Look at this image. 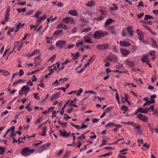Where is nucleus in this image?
Here are the masks:
<instances>
[{"mask_svg": "<svg viewBox=\"0 0 158 158\" xmlns=\"http://www.w3.org/2000/svg\"><path fill=\"white\" fill-rule=\"evenodd\" d=\"M9 111L7 110H6L5 112H3L2 114H1V116L2 117H3L7 113H8Z\"/></svg>", "mask_w": 158, "mask_h": 158, "instance_id": "0e129e2a", "label": "nucleus"}, {"mask_svg": "<svg viewBox=\"0 0 158 158\" xmlns=\"http://www.w3.org/2000/svg\"><path fill=\"white\" fill-rule=\"evenodd\" d=\"M105 15H102V16L98 17L97 18V20L98 21H101L103 19L105 18Z\"/></svg>", "mask_w": 158, "mask_h": 158, "instance_id": "603ef678", "label": "nucleus"}, {"mask_svg": "<svg viewBox=\"0 0 158 158\" xmlns=\"http://www.w3.org/2000/svg\"><path fill=\"white\" fill-rule=\"evenodd\" d=\"M127 31L129 34L131 36L133 35V29L132 26H129L127 28Z\"/></svg>", "mask_w": 158, "mask_h": 158, "instance_id": "4468645a", "label": "nucleus"}, {"mask_svg": "<svg viewBox=\"0 0 158 158\" xmlns=\"http://www.w3.org/2000/svg\"><path fill=\"white\" fill-rule=\"evenodd\" d=\"M94 55L92 56H91L90 58L88 60V62L90 64H91L94 60Z\"/></svg>", "mask_w": 158, "mask_h": 158, "instance_id": "4c0bfd02", "label": "nucleus"}, {"mask_svg": "<svg viewBox=\"0 0 158 158\" xmlns=\"http://www.w3.org/2000/svg\"><path fill=\"white\" fill-rule=\"evenodd\" d=\"M84 42L83 41H82L78 42V43L76 44V46L77 47H79L80 45H82L83 44Z\"/></svg>", "mask_w": 158, "mask_h": 158, "instance_id": "864d4df0", "label": "nucleus"}, {"mask_svg": "<svg viewBox=\"0 0 158 158\" xmlns=\"http://www.w3.org/2000/svg\"><path fill=\"white\" fill-rule=\"evenodd\" d=\"M3 74L5 76H7L10 74V73L6 70H3L2 71Z\"/></svg>", "mask_w": 158, "mask_h": 158, "instance_id": "a18cd8bd", "label": "nucleus"}, {"mask_svg": "<svg viewBox=\"0 0 158 158\" xmlns=\"http://www.w3.org/2000/svg\"><path fill=\"white\" fill-rule=\"evenodd\" d=\"M39 52L40 51L39 50L36 49L35 50H34V51L32 53L30 54H27V56L28 57H30L35 55L37 53H39Z\"/></svg>", "mask_w": 158, "mask_h": 158, "instance_id": "f3484780", "label": "nucleus"}, {"mask_svg": "<svg viewBox=\"0 0 158 158\" xmlns=\"http://www.w3.org/2000/svg\"><path fill=\"white\" fill-rule=\"evenodd\" d=\"M26 139V138H25V136H24V137H19V139H18V142H19V144H20L23 141H20V139H24L25 140Z\"/></svg>", "mask_w": 158, "mask_h": 158, "instance_id": "5fc2aeb1", "label": "nucleus"}, {"mask_svg": "<svg viewBox=\"0 0 158 158\" xmlns=\"http://www.w3.org/2000/svg\"><path fill=\"white\" fill-rule=\"evenodd\" d=\"M153 17L151 16L148 15H145L144 19L145 20H148L150 19H153Z\"/></svg>", "mask_w": 158, "mask_h": 158, "instance_id": "7c9ffc66", "label": "nucleus"}, {"mask_svg": "<svg viewBox=\"0 0 158 158\" xmlns=\"http://www.w3.org/2000/svg\"><path fill=\"white\" fill-rule=\"evenodd\" d=\"M155 102V101L154 100H152L151 101H148L146 102L143 105L144 106L146 105H149L151 104H153Z\"/></svg>", "mask_w": 158, "mask_h": 158, "instance_id": "4be33fe9", "label": "nucleus"}, {"mask_svg": "<svg viewBox=\"0 0 158 158\" xmlns=\"http://www.w3.org/2000/svg\"><path fill=\"white\" fill-rule=\"evenodd\" d=\"M17 3L18 5H20L22 6H23L26 5V2L25 1H24L20 2H18Z\"/></svg>", "mask_w": 158, "mask_h": 158, "instance_id": "e2e57ef3", "label": "nucleus"}, {"mask_svg": "<svg viewBox=\"0 0 158 158\" xmlns=\"http://www.w3.org/2000/svg\"><path fill=\"white\" fill-rule=\"evenodd\" d=\"M135 124L134 126H133L134 129H138L140 128V127L139 125L137 124L136 123H135Z\"/></svg>", "mask_w": 158, "mask_h": 158, "instance_id": "680f3d73", "label": "nucleus"}, {"mask_svg": "<svg viewBox=\"0 0 158 158\" xmlns=\"http://www.w3.org/2000/svg\"><path fill=\"white\" fill-rule=\"evenodd\" d=\"M66 42L64 40H59L56 43V47L58 48H62L63 46L66 45Z\"/></svg>", "mask_w": 158, "mask_h": 158, "instance_id": "7ed1b4c3", "label": "nucleus"}, {"mask_svg": "<svg viewBox=\"0 0 158 158\" xmlns=\"http://www.w3.org/2000/svg\"><path fill=\"white\" fill-rule=\"evenodd\" d=\"M23 46V43L21 41H17L15 42V46L13 49V50L15 48V47H17V49L18 51H19Z\"/></svg>", "mask_w": 158, "mask_h": 158, "instance_id": "423d86ee", "label": "nucleus"}, {"mask_svg": "<svg viewBox=\"0 0 158 158\" xmlns=\"http://www.w3.org/2000/svg\"><path fill=\"white\" fill-rule=\"evenodd\" d=\"M60 132L61 133V135L63 136V137L66 138V134H67V132L64 130V131L62 132V131L61 130H59Z\"/></svg>", "mask_w": 158, "mask_h": 158, "instance_id": "c9c22d12", "label": "nucleus"}, {"mask_svg": "<svg viewBox=\"0 0 158 158\" xmlns=\"http://www.w3.org/2000/svg\"><path fill=\"white\" fill-rule=\"evenodd\" d=\"M17 11H18L19 13H20L21 12H24L26 11V9L25 8H24L23 9L21 8H18L17 9Z\"/></svg>", "mask_w": 158, "mask_h": 158, "instance_id": "de8ad7c7", "label": "nucleus"}, {"mask_svg": "<svg viewBox=\"0 0 158 158\" xmlns=\"http://www.w3.org/2000/svg\"><path fill=\"white\" fill-rule=\"evenodd\" d=\"M98 10L102 15H106L107 14L106 11L104 10L103 7L99 6L98 8Z\"/></svg>", "mask_w": 158, "mask_h": 158, "instance_id": "ddd939ff", "label": "nucleus"}, {"mask_svg": "<svg viewBox=\"0 0 158 158\" xmlns=\"http://www.w3.org/2000/svg\"><path fill=\"white\" fill-rule=\"evenodd\" d=\"M58 94L57 93H55V94L52 96L51 98V101L53 102L54 100L57 98L58 97Z\"/></svg>", "mask_w": 158, "mask_h": 158, "instance_id": "393cba45", "label": "nucleus"}, {"mask_svg": "<svg viewBox=\"0 0 158 158\" xmlns=\"http://www.w3.org/2000/svg\"><path fill=\"white\" fill-rule=\"evenodd\" d=\"M95 5V2L93 1H91L87 3H86L85 5L87 6L91 7L94 6Z\"/></svg>", "mask_w": 158, "mask_h": 158, "instance_id": "6ab92c4d", "label": "nucleus"}, {"mask_svg": "<svg viewBox=\"0 0 158 158\" xmlns=\"http://www.w3.org/2000/svg\"><path fill=\"white\" fill-rule=\"evenodd\" d=\"M155 52H156L155 51H152L150 52L148 54V55H150L151 56H153L152 57V60H154L155 58V56H156V55H155Z\"/></svg>", "mask_w": 158, "mask_h": 158, "instance_id": "412c9836", "label": "nucleus"}, {"mask_svg": "<svg viewBox=\"0 0 158 158\" xmlns=\"http://www.w3.org/2000/svg\"><path fill=\"white\" fill-rule=\"evenodd\" d=\"M83 91V89L82 88H80L79 90L78 91L77 95V96H79L81 94Z\"/></svg>", "mask_w": 158, "mask_h": 158, "instance_id": "6e6d98bb", "label": "nucleus"}, {"mask_svg": "<svg viewBox=\"0 0 158 158\" xmlns=\"http://www.w3.org/2000/svg\"><path fill=\"white\" fill-rule=\"evenodd\" d=\"M141 22H143V21H142L141 20ZM143 22L144 23H145V24H150L151 25L152 24V23H153V22L152 21H151V20H150L149 21H144V22Z\"/></svg>", "mask_w": 158, "mask_h": 158, "instance_id": "13d9d810", "label": "nucleus"}, {"mask_svg": "<svg viewBox=\"0 0 158 158\" xmlns=\"http://www.w3.org/2000/svg\"><path fill=\"white\" fill-rule=\"evenodd\" d=\"M25 25V23H23V24L21 23H19L16 26V28L17 29H19L20 27H22L23 26Z\"/></svg>", "mask_w": 158, "mask_h": 158, "instance_id": "58836bf2", "label": "nucleus"}, {"mask_svg": "<svg viewBox=\"0 0 158 158\" xmlns=\"http://www.w3.org/2000/svg\"><path fill=\"white\" fill-rule=\"evenodd\" d=\"M34 151V149H30L28 147L25 148L21 151V154L24 156H27L32 153Z\"/></svg>", "mask_w": 158, "mask_h": 158, "instance_id": "f03ea898", "label": "nucleus"}, {"mask_svg": "<svg viewBox=\"0 0 158 158\" xmlns=\"http://www.w3.org/2000/svg\"><path fill=\"white\" fill-rule=\"evenodd\" d=\"M70 124H71V125H72L73 126V127H76V129H81V127H80V126L79 125H75L72 122H71L70 123Z\"/></svg>", "mask_w": 158, "mask_h": 158, "instance_id": "37998d69", "label": "nucleus"}, {"mask_svg": "<svg viewBox=\"0 0 158 158\" xmlns=\"http://www.w3.org/2000/svg\"><path fill=\"white\" fill-rule=\"evenodd\" d=\"M70 153L69 151L66 152L65 155L63 156L62 158H68L69 157V155Z\"/></svg>", "mask_w": 158, "mask_h": 158, "instance_id": "ea45409f", "label": "nucleus"}, {"mask_svg": "<svg viewBox=\"0 0 158 158\" xmlns=\"http://www.w3.org/2000/svg\"><path fill=\"white\" fill-rule=\"evenodd\" d=\"M0 154H3L5 152V148L3 147H0Z\"/></svg>", "mask_w": 158, "mask_h": 158, "instance_id": "c03bdc74", "label": "nucleus"}, {"mask_svg": "<svg viewBox=\"0 0 158 158\" xmlns=\"http://www.w3.org/2000/svg\"><path fill=\"white\" fill-rule=\"evenodd\" d=\"M126 62L127 64L131 67H133L134 66V64L133 62L127 60Z\"/></svg>", "mask_w": 158, "mask_h": 158, "instance_id": "c756f323", "label": "nucleus"}, {"mask_svg": "<svg viewBox=\"0 0 158 158\" xmlns=\"http://www.w3.org/2000/svg\"><path fill=\"white\" fill-rule=\"evenodd\" d=\"M40 24L36 21V24L35 25H30V26L33 27V28H36Z\"/></svg>", "mask_w": 158, "mask_h": 158, "instance_id": "8fccbe9b", "label": "nucleus"}, {"mask_svg": "<svg viewBox=\"0 0 158 158\" xmlns=\"http://www.w3.org/2000/svg\"><path fill=\"white\" fill-rule=\"evenodd\" d=\"M122 109L124 111H126L128 109V107L127 106H124L122 107Z\"/></svg>", "mask_w": 158, "mask_h": 158, "instance_id": "69168bd1", "label": "nucleus"}, {"mask_svg": "<svg viewBox=\"0 0 158 158\" xmlns=\"http://www.w3.org/2000/svg\"><path fill=\"white\" fill-rule=\"evenodd\" d=\"M85 138V136H84L83 134L77 138V139L81 140L82 139H84Z\"/></svg>", "mask_w": 158, "mask_h": 158, "instance_id": "3c124183", "label": "nucleus"}, {"mask_svg": "<svg viewBox=\"0 0 158 158\" xmlns=\"http://www.w3.org/2000/svg\"><path fill=\"white\" fill-rule=\"evenodd\" d=\"M33 11L31 10L27 12L26 13V15H29L32 14L33 13Z\"/></svg>", "mask_w": 158, "mask_h": 158, "instance_id": "338daca9", "label": "nucleus"}, {"mask_svg": "<svg viewBox=\"0 0 158 158\" xmlns=\"http://www.w3.org/2000/svg\"><path fill=\"white\" fill-rule=\"evenodd\" d=\"M115 95H116V97H115L116 99V100L117 101V102H118V103H119V95L117 93H116Z\"/></svg>", "mask_w": 158, "mask_h": 158, "instance_id": "bf43d9fd", "label": "nucleus"}, {"mask_svg": "<svg viewBox=\"0 0 158 158\" xmlns=\"http://www.w3.org/2000/svg\"><path fill=\"white\" fill-rule=\"evenodd\" d=\"M62 32V30H58L55 31V32L53 33V35L54 36L56 37L58 35L63 34Z\"/></svg>", "mask_w": 158, "mask_h": 158, "instance_id": "a211bd4d", "label": "nucleus"}, {"mask_svg": "<svg viewBox=\"0 0 158 158\" xmlns=\"http://www.w3.org/2000/svg\"><path fill=\"white\" fill-rule=\"evenodd\" d=\"M33 94L34 95V96L35 99H37L38 100H40V97L39 96H38V95L39 94L38 93H34Z\"/></svg>", "mask_w": 158, "mask_h": 158, "instance_id": "79ce46f5", "label": "nucleus"}, {"mask_svg": "<svg viewBox=\"0 0 158 158\" xmlns=\"http://www.w3.org/2000/svg\"><path fill=\"white\" fill-rule=\"evenodd\" d=\"M119 44L121 46L125 47H128L131 45L129 42L125 40L120 41Z\"/></svg>", "mask_w": 158, "mask_h": 158, "instance_id": "6e6552de", "label": "nucleus"}, {"mask_svg": "<svg viewBox=\"0 0 158 158\" xmlns=\"http://www.w3.org/2000/svg\"><path fill=\"white\" fill-rule=\"evenodd\" d=\"M10 11V8L8 7L7 9L6 10L5 13V18L6 21H2V24H5L6 23V22H7L9 19Z\"/></svg>", "mask_w": 158, "mask_h": 158, "instance_id": "39448f33", "label": "nucleus"}, {"mask_svg": "<svg viewBox=\"0 0 158 158\" xmlns=\"http://www.w3.org/2000/svg\"><path fill=\"white\" fill-rule=\"evenodd\" d=\"M120 50L121 53L124 56H127L130 53L129 50L121 48Z\"/></svg>", "mask_w": 158, "mask_h": 158, "instance_id": "f8f14e48", "label": "nucleus"}, {"mask_svg": "<svg viewBox=\"0 0 158 158\" xmlns=\"http://www.w3.org/2000/svg\"><path fill=\"white\" fill-rule=\"evenodd\" d=\"M84 39L86 43L92 44L93 43L91 41V39L88 38V36H85L84 37Z\"/></svg>", "mask_w": 158, "mask_h": 158, "instance_id": "b1692460", "label": "nucleus"}, {"mask_svg": "<svg viewBox=\"0 0 158 158\" xmlns=\"http://www.w3.org/2000/svg\"><path fill=\"white\" fill-rule=\"evenodd\" d=\"M122 123L128 125H131L133 126H134V125H135L134 122H122Z\"/></svg>", "mask_w": 158, "mask_h": 158, "instance_id": "473e14b6", "label": "nucleus"}, {"mask_svg": "<svg viewBox=\"0 0 158 158\" xmlns=\"http://www.w3.org/2000/svg\"><path fill=\"white\" fill-rule=\"evenodd\" d=\"M111 125H114V123L109 122L106 124V125H105V127H108L110 126H111Z\"/></svg>", "mask_w": 158, "mask_h": 158, "instance_id": "774afa93", "label": "nucleus"}, {"mask_svg": "<svg viewBox=\"0 0 158 158\" xmlns=\"http://www.w3.org/2000/svg\"><path fill=\"white\" fill-rule=\"evenodd\" d=\"M152 45L154 48H158V46L157 43L155 40H153L152 41Z\"/></svg>", "mask_w": 158, "mask_h": 158, "instance_id": "e433bc0d", "label": "nucleus"}, {"mask_svg": "<svg viewBox=\"0 0 158 158\" xmlns=\"http://www.w3.org/2000/svg\"><path fill=\"white\" fill-rule=\"evenodd\" d=\"M113 22V20L112 19H109L107 20V21L105 23V25L107 26L110 23H111Z\"/></svg>", "mask_w": 158, "mask_h": 158, "instance_id": "cd10ccee", "label": "nucleus"}, {"mask_svg": "<svg viewBox=\"0 0 158 158\" xmlns=\"http://www.w3.org/2000/svg\"><path fill=\"white\" fill-rule=\"evenodd\" d=\"M47 130V127H45L43 128V133L41 134V135L43 136H45L46 135V133Z\"/></svg>", "mask_w": 158, "mask_h": 158, "instance_id": "f704fd0d", "label": "nucleus"}, {"mask_svg": "<svg viewBox=\"0 0 158 158\" xmlns=\"http://www.w3.org/2000/svg\"><path fill=\"white\" fill-rule=\"evenodd\" d=\"M47 18V15L46 14L44 15L43 16H41L40 18H39L36 21L40 24L41 22L44 19H45Z\"/></svg>", "mask_w": 158, "mask_h": 158, "instance_id": "2eb2a0df", "label": "nucleus"}, {"mask_svg": "<svg viewBox=\"0 0 158 158\" xmlns=\"http://www.w3.org/2000/svg\"><path fill=\"white\" fill-rule=\"evenodd\" d=\"M116 127L114 128L113 129V131L114 132H116L121 127V126L120 125L117 124V126H115Z\"/></svg>", "mask_w": 158, "mask_h": 158, "instance_id": "49530a36", "label": "nucleus"}, {"mask_svg": "<svg viewBox=\"0 0 158 158\" xmlns=\"http://www.w3.org/2000/svg\"><path fill=\"white\" fill-rule=\"evenodd\" d=\"M108 29L112 34H115L116 31L114 27L111 26Z\"/></svg>", "mask_w": 158, "mask_h": 158, "instance_id": "5701e85b", "label": "nucleus"}, {"mask_svg": "<svg viewBox=\"0 0 158 158\" xmlns=\"http://www.w3.org/2000/svg\"><path fill=\"white\" fill-rule=\"evenodd\" d=\"M109 46L107 44H106L104 45H99L97 47V48L102 50H105L107 49Z\"/></svg>", "mask_w": 158, "mask_h": 158, "instance_id": "0eeeda50", "label": "nucleus"}, {"mask_svg": "<svg viewBox=\"0 0 158 158\" xmlns=\"http://www.w3.org/2000/svg\"><path fill=\"white\" fill-rule=\"evenodd\" d=\"M91 30V28L90 27H88L84 28L82 31L81 33L84 32H88Z\"/></svg>", "mask_w": 158, "mask_h": 158, "instance_id": "2f4dec72", "label": "nucleus"}, {"mask_svg": "<svg viewBox=\"0 0 158 158\" xmlns=\"http://www.w3.org/2000/svg\"><path fill=\"white\" fill-rule=\"evenodd\" d=\"M49 145L48 143H45L43 144L40 148V149L38 150L39 153H41L44 150H46L48 147Z\"/></svg>", "mask_w": 158, "mask_h": 158, "instance_id": "1a4fd4ad", "label": "nucleus"}, {"mask_svg": "<svg viewBox=\"0 0 158 158\" xmlns=\"http://www.w3.org/2000/svg\"><path fill=\"white\" fill-rule=\"evenodd\" d=\"M63 22L65 23H73L74 22L73 19L70 17H67L62 19Z\"/></svg>", "mask_w": 158, "mask_h": 158, "instance_id": "9b49d317", "label": "nucleus"}, {"mask_svg": "<svg viewBox=\"0 0 158 158\" xmlns=\"http://www.w3.org/2000/svg\"><path fill=\"white\" fill-rule=\"evenodd\" d=\"M137 117L142 121L145 122H147L148 119L147 116L141 114H138L137 116Z\"/></svg>", "mask_w": 158, "mask_h": 158, "instance_id": "20e7f679", "label": "nucleus"}, {"mask_svg": "<svg viewBox=\"0 0 158 158\" xmlns=\"http://www.w3.org/2000/svg\"><path fill=\"white\" fill-rule=\"evenodd\" d=\"M108 35V33L107 32H103L101 30H98L95 31L94 34V37L96 39H99L102 37H104L106 35Z\"/></svg>", "mask_w": 158, "mask_h": 158, "instance_id": "f257e3e1", "label": "nucleus"}, {"mask_svg": "<svg viewBox=\"0 0 158 158\" xmlns=\"http://www.w3.org/2000/svg\"><path fill=\"white\" fill-rule=\"evenodd\" d=\"M142 61L143 62H146L148 61V55H146L144 56L141 58Z\"/></svg>", "mask_w": 158, "mask_h": 158, "instance_id": "aec40b11", "label": "nucleus"}, {"mask_svg": "<svg viewBox=\"0 0 158 158\" xmlns=\"http://www.w3.org/2000/svg\"><path fill=\"white\" fill-rule=\"evenodd\" d=\"M24 73V71L22 69H20L19 70V76L20 77H21L22 76Z\"/></svg>", "mask_w": 158, "mask_h": 158, "instance_id": "09e8293b", "label": "nucleus"}, {"mask_svg": "<svg viewBox=\"0 0 158 158\" xmlns=\"http://www.w3.org/2000/svg\"><path fill=\"white\" fill-rule=\"evenodd\" d=\"M68 14L74 16H77L78 15V13L77 12V10H69L68 12Z\"/></svg>", "mask_w": 158, "mask_h": 158, "instance_id": "dca6fc26", "label": "nucleus"}, {"mask_svg": "<svg viewBox=\"0 0 158 158\" xmlns=\"http://www.w3.org/2000/svg\"><path fill=\"white\" fill-rule=\"evenodd\" d=\"M138 113L146 114H147V111L146 110H145L142 107H139L135 110V112L133 114H136Z\"/></svg>", "mask_w": 158, "mask_h": 158, "instance_id": "9d476101", "label": "nucleus"}, {"mask_svg": "<svg viewBox=\"0 0 158 158\" xmlns=\"http://www.w3.org/2000/svg\"><path fill=\"white\" fill-rule=\"evenodd\" d=\"M42 13V12L40 11H37L34 14V16L35 17H36L37 19L39 18V16H40Z\"/></svg>", "mask_w": 158, "mask_h": 158, "instance_id": "bb28decb", "label": "nucleus"}, {"mask_svg": "<svg viewBox=\"0 0 158 158\" xmlns=\"http://www.w3.org/2000/svg\"><path fill=\"white\" fill-rule=\"evenodd\" d=\"M15 129V127L14 126L12 127L9 130H10V131H12V132L11 133L10 135V137L11 138L13 139V133L14 132V130Z\"/></svg>", "mask_w": 158, "mask_h": 158, "instance_id": "a878e982", "label": "nucleus"}, {"mask_svg": "<svg viewBox=\"0 0 158 158\" xmlns=\"http://www.w3.org/2000/svg\"><path fill=\"white\" fill-rule=\"evenodd\" d=\"M72 56H73V59L76 60L78 59V57L79 55V53L78 52H77L74 55H73V53H72Z\"/></svg>", "mask_w": 158, "mask_h": 158, "instance_id": "c85d7f7f", "label": "nucleus"}, {"mask_svg": "<svg viewBox=\"0 0 158 158\" xmlns=\"http://www.w3.org/2000/svg\"><path fill=\"white\" fill-rule=\"evenodd\" d=\"M54 107L53 106H51L49 108L48 110V113H49L51 111L54 110Z\"/></svg>", "mask_w": 158, "mask_h": 158, "instance_id": "4d7b16f0", "label": "nucleus"}, {"mask_svg": "<svg viewBox=\"0 0 158 158\" xmlns=\"http://www.w3.org/2000/svg\"><path fill=\"white\" fill-rule=\"evenodd\" d=\"M64 24L63 23H60L57 27V28H62Z\"/></svg>", "mask_w": 158, "mask_h": 158, "instance_id": "052dcab7", "label": "nucleus"}, {"mask_svg": "<svg viewBox=\"0 0 158 158\" xmlns=\"http://www.w3.org/2000/svg\"><path fill=\"white\" fill-rule=\"evenodd\" d=\"M128 150V149L127 148H126L124 149H122L120 152V153H122L121 154L126 155V152H124L127 151Z\"/></svg>", "mask_w": 158, "mask_h": 158, "instance_id": "a19ab883", "label": "nucleus"}, {"mask_svg": "<svg viewBox=\"0 0 158 158\" xmlns=\"http://www.w3.org/2000/svg\"><path fill=\"white\" fill-rule=\"evenodd\" d=\"M22 89L23 90H24L26 91H28L29 90L30 88L28 86L24 85L23 87H22Z\"/></svg>", "mask_w": 158, "mask_h": 158, "instance_id": "72a5a7b5", "label": "nucleus"}]
</instances>
